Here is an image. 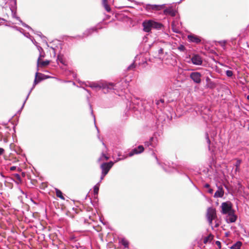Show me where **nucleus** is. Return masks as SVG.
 <instances>
[{
  "mask_svg": "<svg viewBox=\"0 0 249 249\" xmlns=\"http://www.w3.org/2000/svg\"><path fill=\"white\" fill-rule=\"evenodd\" d=\"M86 87H89L92 89H102L104 93H107L109 91L115 89V85L113 83L107 81L89 82L85 83Z\"/></svg>",
  "mask_w": 249,
  "mask_h": 249,
  "instance_id": "obj_1",
  "label": "nucleus"
},
{
  "mask_svg": "<svg viewBox=\"0 0 249 249\" xmlns=\"http://www.w3.org/2000/svg\"><path fill=\"white\" fill-rule=\"evenodd\" d=\"M144 104V102L139 101V99L137 98L136 100L132 101L131 106H133V108L135 110L138 111L141 113L143 110H147L152 112L155 107L153 100H149L147 102V106L145 107L143 106Z\"/></svg>",
  "mask_w": 249,
  "mask_h": 249,
  "instance_id": "obj_2",
  "label": "nucleus"
},
{
  "mask_svg": "<svg viewBox=\"0 0 249 249\" xmlns=\"http://www.w3.org/2000/svg\"><path fill=\"white\" fill-rule=\"evenodd\" d=\"M206 217L209 222V224L213 228V220H216L217 218L216 211L214 208L209 207L207 209L206 213Z\"/></svg>",
  "mask_w": 249,
  "mask_h": 249,
  "instance_id": "obj_3",
  "label": "nucleus"
},
{
  "mask_svg": "<svg viewBox=\"0 0 249 249\" xmlns=\"http://www.w3.org/2000/svg\"><path fill=\"white\" fill-rule=\"evenodd\" d=\"M49 77V76L45 75L42 73H40L39 72H36V74H35V77L33 85L32 88L30 90V91L26 98V100H27L28 99L31 92H32V90L35 88L36 85H37V84H38L39 83H40L42 80L47 79Z\"/></svg>",
  "mask_w": 249,
  "mask_h": 249,
  "instance_id": "obj_4",
  "label": "nucleus"
},
{
  "mask_svg": "<svg viewBox=\"0 0 249 249\" xmlns=\"http://www.w3.org/2000/svg\"><path fill=\"white\" fill-rule=\"evenodd\" d=\"M144 145L146 151L149 155L153 156L156 158L154 150L155 143L154 142V138L152 137L149 139V141L145 142H144Z\"/></svg>",
  "mask_w": 249,
  "mask_h": 249,
  "instance_id": "obj_5",
  "label": "nucleus"
},
{
  "mask_svg": "<svg viewBox=\"0 0 249 249\" xmlns=\"http://www.w3.org/2000/svg\"><path fill=\"white\" fill-rule=\"evenodd\" d=\"M143 31L149 32L152 28H156V22L152 20L144 21L142 22Z\"/></svg>",
  "mask_w": 249,
  "mask_h": 249,
  "instance_id": "obj_6",
  "label": "nucleus"
},
{
  "mask_svg": "<svg viewBox=\"0 0 249 249\" xmlns=\"http://www.w3.org/2000/svg\"><path fill=\"white\" fill-rule=\"evenodd\" d=\"M222 213L227 214L234 211L232 209V204L230 202H223L221 204Z\"/></svg>",
  "mask_w": 249,
  "mask_h": 249,
  "instance_id": "obj_7",
  "label": "nucleus"
},
{
  "mask_svg": "<svg viewBox=\"0 0 249 249\" xmlns=\"http://www.w3.org/2000/svg\"><path fill=\"white\" fill-rule=\"evenodd\" d=\"M114 162L110 161L108 162H103L101 165V168L102 169V173H103L104 175H107L109 170L113 166Z\"/></svg>",
  "mask_w": 249,
  "mask_h": 249,
  "instance_id": "obj_8",
  "label": "nucleus"
},
{
  "mask_svg": "<svg viewBox=\"0 0 249 249\" xmlns=\"http://www.w3.org/2000/svg\"><path fill=\"white\" fill-rule=\"evenodd\" d=\"M144 150V148L142 145H139L137 147L131 150L128 154V157H132L134 155H137L142 153Z\"/></svg>",
  "mask_w": 249,
  "mask_h": 249,
  "instance_id": "obj_9",
  "label": "nucleus"
},
{
  "mask_svg": "<svg viewBox=\"0 0 249 249\" xmlns=\"http://www.w3.org/2000/svg\"><path fill=\"white\" fill-rule=\"evenodd\" d=\"M191 79L196 84H200L201 83V74L199 72H193L190 75Z\"/></svg>",
  "mask_w": 249,
  "mask_h": 249,
  "instance_id": "obj_10",
  "label": "nucleus"
},
{
  "mask_svg": "<svg viewBox=\"0 0 249 249\" xmlns=\"http://www.w3.org/2000/svg\"><path fill=\"white\" fill-rule=\"evenodd\" d=\"M228 215L226 216V221L228 223H233L235 222L237 219V216L234 214V211L227 213Z\"/></svg>",
  "mask_w": 249,
  "mask_h": 249,
  "instance_id": "obj_11",
  "label": "nucleus"
},
{
  "mask_svg": "<svg viewBox=\"0 0 249 249\" xmlns=\"http://www.w3.org/2000/svg\"><path fill=\"white\" fill-rule=\"evenodd\" d=\"M191 60L194 65H201L202 63V59L200 56L198 54H195L193 56Z\"/></svg>",
  "mask_w": 249,
  "mask_h": 249,
  "instance_id": "obj_12",
  "label": "nucleus"
},
{
  "mask_svg": "<svg viewBox=\"0 0 249 249\" xmlns=\"http://www.w3.org/2000/svg\"><path fill=\"white\" fill-rule=\"evenodd\" d=\"M188 38L190 42H194L196 44H198L201 41L200 37L195 35H188Z\"/></svg>",
  "mask_w": 249,
  "mask_h": 249,
  "instance_id": "obj_13",
  "label": "nucleus"
},
{
  "mask_svg": "<svg viewBox=\"0 0 249 249\" xmlns=\"http://www.w3.org/2000/svg\"><path fill=\"white\" fill-rule=\"evenodd\" d=\"M38 62V66H41V68H44L48 66L50 63V61L46 60H42L40 61V59L38 58L37 60Z\"/></svg>",
  "mask_w": 249,
  "mask_h": 249,
  "instance_id": "obj_14",
  "label": "nucleus"
},
{
  "mask_svg": "<svg viewBox=\"0 0 249 249\" xmlns=\"http://www.w3.org/2000/svg\"><path fill=\"white\" fill-rule=\"evenodd\" d=\"M97 30L98 29L96 28H92L87 29L83 33L84 37L91 35L94 32H97Z\"/></svg>",
  "mask_w": 249,
  "mask_h": 249,
  "instance_id": "obj_15",
  "label": "nucleus"
},
{
  "mask_svg": "<svg viewBox=\"0 0 249 249\" xmlns=\"http://www.w3.org/2000/svg\"><path fill=\"white\" fill-rule=\"evenodd\" d=\"M97 30L98 29L96 28H92L87 29L83 33L84 37L91 35L94 32H97Z\"/></svg>",
  "mask_w": 249,
  "mask_h": 249,
  "instance_id": "obj_16",
  "label": "nucleus"
},
{
  "mask_svg": "<svg viewBox=\"0 0 249 249\" xmlns=\"http://www.w3.org/2000/svg\"><path fill=\"white\" fill-rule=\"evenodd\" d=\"M10 9H17V0H8Z\"/></svg>",
  "mask_w": 249,
  "mask_h": 249,
  "instance_id": "obj_17",
  "label": "nucleus"
},
{
  "mask_svg": "<svg viewBox=\"0 0 249 249\" xmlns=\"http://www.w3.org/2000/svg\"><path fill=\"white\" fill-rule=\"evenodd\" d=\"M224 195V190L222 187H219L214 194L215 197H222Z\"/></svg>",
  "mask_w": 249,
  "mask_h": 249,
  "instance_id": "obj_18",
  "label": "nucleus"
},
{
  "mask_svg": "<svg viewBox=\"0 0 249 249\" xmlns=\"http://www.w3.org/2000/svg\"><path fill=\"white\" fill-rule=\"evenodd\" d=\"M163 13L165 15H170L172 17L176 16V12L171 8L165 9L163 11Z\"/></svg>",
  "mask_w": 249,
  "mask_h": 249,
  "instance_id": "obj_19",
  "label": "nucleus"
},
{
  "mask_svg": "<svg viewBox=\"0 0 249 249\" xmlns=\"http://www.w3.org/2000/svg\"><path fill=\"white\" fill-rule=\"evenodd\" d=\"M157 30H161V32H158V36L162 34L164 32V27L161 23L157 22Z\"/></svg>",
  "mask_w": 249,
  "mask_h": 249,
  "instance_id": "obj_20",
  "label": "nucleus"
},
{
  "mask_svg": "<svg viewBox=\"0 0 249 249\" xmlns=\"http://www.w3.org/2000/svg\"><path fill=\"white\" fill-rule=\"evenodd\" d=\"M102 4L107 12H110L111 11V8L108 4L107 0H103Z\"/></svg>",
  "mask_w": 249,
  "mask_h": 249,
  "instance_id": "obj_21",
  "label": "nucleus"
},
{
  "mask_svg": "<svg viewBox=\"0 0 249 249\" xmlns=\"http://www.w3.org/2000/svg\"><path fill=\"white\" fill-rule=\"evenodd\" d=\"M213 235H212V234H210L208 236L205 237L204 238L203 243L204 244H207V243L211 242V241L213 239Z\"/></svg>",
  "mask_w": 249,
  "mask_h": 249,
  "instance_id": "obj_22",
  "label": "nucleus"
},
{
  "mask_svg": "<svg viewBox=\"0 0 249 249\" xmlns=\"http://www.w3.org/2000/svg\"><path fill=\"white\" fill-rule=\"evenodd\" d=\"M55 191L56 193V196H57V197H59L60 198L63 200L65 199V198L63 196V193L60 190H59L57 188H55Z\"/></svg>",
  "mask_w": 249,
  "mask_h": 249,
  "instance_id": "obj_23",
  "label": "nucleus"
},
{
  "mask_svg": "<svg viewBox=\"0 0 249 249\" xmlns=\"http://www.w3.org/2000/svg\"><path fill=\"white\" fill-rule=\"evenodd\" d=\"M242 245V243L240 241H237L231 247V249H240V248Z\"/></svg>",
  "mask_w": 249,
  "mask_h": 249,
  "instance_id": "obj_24",
  "label": "nucleus"
},
{
  "mask_svg": "<svg viewBox=\"0 0 249 249\" xmlns=\"http://www.w3.org/2000/svg\"><path fill=\"white\" fill-rule=\"evenodd\" d=\"M63 57V55H61V54H58L56 61L58 64L59 63H61L63 65H66L65 62L64 60Z\"/></svg>",
  "mask_w": 249,
  "mask_h": 249,
  "instance_id": "obj_25",
  "label": "nucleus"
},
{
  "mask_svg": "<svg viewBox=\"0 0 249 249\" xmlns=\"http://www.w3.org/2000/svg\"><path fill=\"white\" fill-rule=\"evenodd\" d=\"M17 9H10L12 12V17L13 18H16L19 22H21V20L20 19V18L17 16Z\"/></svg>",
  "mask_w": 249,
  "mask_h": 249,
  "instance_id": "obj_26",
  "label": "nucleus"
},
{
  "mask_svg": "<svg viewBox=\"0 0 249 249\" xmlns=\"http://www.w3.org/2000/svg\"><path fill=\"white\" fill-rule=\"evenodd\" d=\"M99 186H100V182H98L93 187V194H94V195H97L98 194L99 190Z\"/></svg>",
  "mask_w": 249,
  "mask_h": 249,
  "instance_id": "obj_27",
  "label": "nucleus"
},
{
  "mask_svg": "<svg viewBox=\"0 0 249 249\" xmlns=\"http://www.w3.org/2000/svg\"><path fill=\"white\" fill-rule=\"evenodd\" d=\"M145 9L147 11H151V10H156V4H147L145 6Z\"/></svg>",
  "mask_w": 249,
  "mask_h": 249,
  "instance_id": "obj_28",
  "label": "nucleus"
},
{
  "mask_svg": "<svg viewBox=\"0 0 249 249\" xmlns=\"http://www.w3.org/2000/svg\"><path fill=\"white\" fill-rule=\"evenodd\" d=\"M206 86L208 88L213 89L216 87V84L214 82L211 81L208 84H206Z\"/></svg>",
  "mask_w": 249,
  "mask_h": 249,
  "instance_id": "obj_29",
  "label": "nucleus"
},
{
  "mask_svg": "<svg viewBox=\"0 0 249 249\" xmlns=\"http://www.w3.org/2000/svg\"><path fill=\"white\" fill-rule=\"evenodd\" d=\"M108 159L109 157L103 152L100 157L98 158V162H99L104 160H108Z\"/></svg>",
  "mask_w": 249,
  "mask_h": 249,
  "instance_id": "obj_30",
  "label": "nucleus"
},
{
  "mask_svg": "<svg viewBox=\"0 0 249 249\" xmlns=\"http://www.w3.org/2000/svg\"><path fill=\"white\" fill-rule=\"evenodd\" d=\"M122 244L125 247V248H128L129 243L128 241L126 240L123 239L121 241Z\"/></svg>",
  "mask_w": 249,
  "mask_h": 249,
  "instance_id": "obj_31",
  "label": "nucleus"
},
{
  "mask_svg": "<svg viewBox=\"0 0 249 249\" xmlns=\"http://www.w3.org/2000/svg\"><path fill=\"white\" fill-rule=\"evenodd\" d=\"M71 39L74 38L76 39H82L84 38L83 34L82 35H77L74 36H70Z\"/></svg>",
  "mask_w": 249,
  "mask_h": 249,
  "instance_id": "obj_32",
  "label": "nucleus"
},
{
  "mask_svg": "<svg viewBox=\"0 0 249 249\" xmlns=\"http://www.w3.org/2000/svg\"><path fill=\"white\" fill-rule=\"evenodd\" d=\"M127 158V156H122V157H118L116 158V159L115 160L114 162H117L119 161L124 160Z\"/></svg>",
  "mask_w": 249,
  "mask_h": 249,
  "instance_id": "obj_33",
  "label": "nucleus"
},
{
  "mask_svg": "<svg viewBox=\"0 0 249 249\" xmlns=\"http://www.w3.org/2000/svg\"><path fill=\"white\" fill-rule=\"evenodd\" d=\"M20 22L21 23V25L23 27H25V28H27V29H29L30 30H32V31H34L33 29L30 26H29L28 25H27L25 23L23 22L22 20H21V22Z\"/></svg>",
  "mask_w": 249,
  "mask_h": 249,
  "instance_id": "obj_34",
  "label": "nucleus"
},
{
  "mask_svg": "<svg viewBox=\"0 0 249 249\" xmlns=\"http://www.w3.org/2000/svg\"><path fill=\"white\" fill-rule=\"evenodd\" d=\"M136 67V65L134 62L131 64L127 68L128 71L133 70Z\"/></svg>",
  "mask_w": 249,
  "mask_h": 249,
  "instance_id": "obj_35",
  "label": "nucleus"
},
{
  "mask_svg": "<svg viewBox=\"0 0 249 249\" xmlns=\"http://www.w3.org/2000/svg\"><path fill=\"white\" fill-rule=\"evenodd\" d=\"M226 73L227 76L231 77L233 75V72L231 71L228 70L226 71Z\"/></svg>",
  "mask_w": 249,
  "mask_h": 249,
  "instance_id": "obj_36",
  "label": "nucleus"
},
{
  "mask_svg": "<svg viewBox=\"0 0 249 249\" xmlns=\"http://www.w3.org/2000/svg\"><path fill=\"white\" fill-rule=\"evenodd\" d=\"M178 50L181 52H184L185 50V47L183 45H180L178 47Z\"/></svg>",
  "mask_w": 249,
  "mask_h": 249,
  "instance_id": "obj_37",
  "label": "nucleus"
},
{
  "mask_svg": "<svg viewBox=\"0 0 249 249\" xmlns=\"http://www.w3.org/2000/svg\"><path fill=\"white\" fill-rule=\"evenodd\" d=\"M13 28L16 29V30L18 31L21 33H23V31H24V30L22 28L18 27L16 26H13Z\"/></svg>",
  "mask_w": 249,
  "mask_h": 249,
  "instance_id": "obj_38",
  "label": "nucleus"
},
{
  "mask_svg": "<svg viewBox=\"0 0 249 249\" xmlns=\"http://www.w3.org/2000/svg\"><path fill=\"white\" fill-rule=\"evenodd\" d=\"M45 54L44 52H40L39 53V55L38 58H39L40 61L41 60H42V58H44L45 57Z\"/></svg>",
  "mask_w": 249,
  "mask_h": 249,
  "instance_id": "obj_39",
  "label": "nucleus"
},
{
  "mask_svg": "<svg viewBox=\"0 0 249 249\" xmlns=\"http://www.w3.org/2000/svg\"><path fill=\"white\" fill-rule=\"evenodd\" d=\"M164 5H157V11L160 10L161 9H163V8H164Z\"/></svg>",
  "mask_w": 249,
  "mask_h": 249,
  "instance_id": "obj_40",
  "label": "nucleus"
},
{
  "mask_svg": "<svg viewBox=\"0 0 249 249\" xmlns=\"http://www.w3.org/2000/svg\"><path fill=\"white\" fill-rule=\"evenodd\" d=\"M23 35L27 37V38H30L31 37V36L30 35V34L29 33H23Z\"/></svg>",
  "mask_w": 249,
  "mask_h": 249,
  "instance_id": "obj_41",
  "label": "nucleus"
},
{
  "mask_svg": "<svg viewBox=\"0 0 249 249\" xmlns=\"http://www.w3.org/2000/svg\"><path fill=\"white\" fill-rule=\"evenodd\" d=\"M36 46V47H37V49H38V50L39 53H40V52H44L43 48L41 47H40V46H38L37 45Z\"/></svg>",
  "mask_w": 249,
  "mask_h": 249,
  "instance_id": "obj_42",
  "label": "nucleus"
},
{
  "mask_svg": "<svg viewBox=\"0 0 249 249\" xmlns=\"http://www.w3.org/2000/svg\"><path fill=\"white\" fill-rule=\"evenodd\" d=\"M30 40L32 41V42L35 44L36 45V46L37 45V43L36 42V41L35 40V39L34 38V37L33 36H31V37L30 38Z\"/></svg>",
  "mask_w": 249,
  "mask_h": 249,
  "instance_id": "obj_43",
  "label": "nucleus"
},
{
  "mask_svg": "<svg viewBox=\"0 0 249 249\" xmlns=\"http://www.w3.org/2000/svg\"><path fill=\"white\" fill-rule=\"evenodd\" d=\"M27 100H26V99L24 100V102H23V104L22 106V107H21L20 109L18 111V112H20L21 111L22 109L24 107V105L26 103Z\"/></svg>",
  "mask_w": 249,
  "mask_h": 249,
  "instance_id": "obj_44",
  "label": "nucleus"
},
{
  "mask_svg": "<svg viewBox=\"0 0 249 249\" xmlns=\"http://www.w3.org/2000/svg\"><path fill=\"white\" fill-rule=\"evenodd\" d=\"M38 36H40L41 38H45V36H43L42 35V33L40 32H37L36 33Z\"/></svg>",
  "mask_w": 249,
  "mask_h": 249,
  "instance_id": "obj_45",
  "label": "nucleus"
},
{
  "mask_svg": "<svg viewBox=\"0 0 249 249\" xmlns=\"http://www.w3.org/2000/svg\"><path fill=\"white\" fill-rule=\"evenodd\" d=\"M106 175H104V174H103V173H102V174H101V177H100V180L99 181L100 182V183L102 181V180L104 179L105 176Z\"/></svg>",
  "mask_w": 249,
  "mask_h": 249,
  "instance_id": "obj_46",
  "label": "nucleus"
},
{
  "mask_svg": "<svg viewBox=\"0 0 249 249\" xmlns=\"http://www.w3.org/2000/svg\"><path fill=\"white\" fill-rule=\"evenodd\" d=\"M219 225H220L219 223L217 221H215L214 227L217 228L219 226Z\"/></svg>",
  "mask_w": 249,
  "mask_h": 249,
  "instance_id": "obj_47",
  "label": "nucleus"
},
{
  "mask_svg": "<svg viewBox=\"0 0 249 249\" xmlns=\"http://www.w3.org/2000/svg\"><path fill=\"white\" fill-rule=\"evenodd\" d=\"M118 157H122V156H128V155H126L124 154H122L121 152H119L117 154Z\"/></svg>",
  "mask_w": 249,
  "mask_h": 249,
  "instance_id": "obj_48",
  "label": "nucleus"
},
{
  "mask_svg": "<svg viewBox=\"0 0 249 249\" xmlns=\"http://www.w3.org/2000/svg\"><path fill=\"white\" fill-rule=\"evenodd\" d=\"M4 151L3 148L0 147V156L4 153Z\"/></svg>",
  "mask_w": 249,
  "mask_h": 249,
  "instance_id": "obj_49",
  "label": "nucleus"
},
{
  "mask_svg": "<svg viewBox=\"0 0 249 249\" xmlns=\"http://www.w3.org/2000/svg\"><path fill=\"white\" fill-rule=\"evenodd\" d=\"M206 81L207 84H208V83H209L211 81V80L209 77H207L206 78Z\"/></svg>",
  "mask_w": 249,
  "mask_h": 249,
  "instance_id": "obj_50",
  "label": "nucleus"
},
{
  "mask_svg": "<svg viewBox=\"0 0 249 249\" xmlns=\"http://www.w3.org/2000/svg\"><path fill=\"white\" fill-rule=\"evenodd\" d=\"M240 163H241V161L240 160H238L237 161V162L236 164V166L237 168L238 167V166H239L240 165Z\"/></svg>",
  "mask_w": 249,
  "mask_h": 249,
  "instance_id": "obj_51",
  "label": "nucleus"
},
{
  "mask_svg": "<svg viewBox=\"0 0 249 249\" xmlns=\"http://www.w3.org/2000/svg\"><path fill=\"white\" fill-rule=\"evenodd\" d=\"M215 243L219 248H221V243L220 241H217Z\"/></svg>",
  "mask_w": 249,
  "mask_h": 249,
  "instance_id": "obj_52",
  "label": "nucleus"
},
{
  "mask_svg": "<svg viewBox=\"0 0 249 249\" xmlns=\"http://www.w3.org/2000/svg\"><path fill=\"white\" fill-rule=\"evenodd\" d=\"M16 168L17 167L16 166H11V167H10V170L11 171H14V170H16Z\"/></svg>",
  "mask_w": 249,
  "mask_h": 249,
  "instance_id": "obj_53",
  "label": "nucleus"
},
{
  "mask_svg": "<svg viewBox=\"0 0 249 249\" xmlns=\"http://www.w3.org/2000/svg\"><path fill=\"white\" fill-rule=\"evenodd\" d=\"M39 68H41V66H38V62L37 61L36 64V72H38L39 71Z\"/></svg>",
  "mask_w": 249,
  "mask_h": 249,
  "instance_id": "obj_54",
  "label": "nucleus"
},
{
  "mask_svg": "<svg viewBox=\"0 0 249 249\" xmlns=\"http://www.w3.org/2000/svg\"><path fill=\"white\" fill-rule=\"evenodd\" d=\"M16 177H17V178L20 180V177L19 176V175L18 174H16Z\"/></svg>",
  "mask_w": 249,
  "mask_h": 249,
  "instance_id": "obj_55",
  "label": "nucleus"
},
{
  "mask_svg": "<svg viewBox=\"0 0 249 249\" xmlns=\"http://www.w3.org/2000/svg\"><path fill=\"white\" fill-rule=\"evenodd\" d=\"M51 48L52 49V50H53L54 55L55 56L56 54L55 49L52 47H51Z\"/></svg>",
  "mask_w": 249,
  "mask_h": 249,
  "instance_id": "obj_56",
  "label": "nucleus"
},
{
  "mask_svg": "<svg viewBox=\"0 0 249 249\" xmlns=\"http://www.w3.org/2000/svg\"><path fill=\"white\" fill-rule=\"evenodd\" d=\"M0 175L1 176V177L3 178H5V176L2 174V173L1 172H0Z\"/></svg>",
  "mask_w": 249,
  "mask_h": 249,
  "instance_id": "obj_57",
  "label": "nucleus"
},
{
  "mask_svg": "<svg viewBox=\"0 0 249 249\" xmlns=\"http://www.w3.org/2000/svg\"><path fill=\"white\" fill-rule=\"evenodd\" d=\"M204 186L205 188H208L210 187V185L209 184H206Z\"/></svg>",
  "mask_w": 249,
  "mask_h": 249,
  "instance_id": "obj_58",
  "label": "nucleus"
},
{
  "mask_svg": "<svg viewBox=\"0 0 249 249\" xmlns=\"http://www.w3.org/2000/svg\"><path fill=\"white\" fill-rule=\"evenodd\" d=\"M163 52V50L162 49H160L159 51V53H162Z\"/></svg>",
  "mask_w": 249,
  "mask_h": 249,
  "instance_id": "obj_59",
  "label": "nucleus"
},
{
  "mask_svg": "<svg viewBox=\"0 0 249 249\" xmlns=\"http://www.w3.org/2000/svg\"><path fill=\"white\" fill-rule=\"evenodd\" d=\"M213 190L212 189H209V192L211 194L213 193Z\"/></svg>",
  "mask_w": 249,
  "mask_h": 249,
  "instance_id": "obj_60",
  "label": "nucleus"
},
{
  "mask_svg": "<svg viewBox=\"0 0 249 249\" xmlns=\"http://www.w3.org/2000/svg\"><path fill=\"white\" fill-rule=\"evenodd\" d=\"M83 89H84V90H85L86 91H87L88 93H89L90 94V92H89V90L87 89H85V88H83Z\"/></svg>",
  "mask_w": 249,
  "mask_h": 249,
  "instance_id": "obj_61",
  "label": "nucleus"
},
{
  "mask_svg": "<svg viewBox=\"0 0 249 249\" xmlns=\"http://www.w3.org/2000/svg\"><path fill=\"white\" fill-rule=\"evenodd\" d=\"M207 140H208V142L210 144V143L211 141H210V139H209V137H208V138H207Z\"/></svg>",
  "mask_w": 249,
  "mask_h": 249,
  "instance_id": "obj_62",
  "label": "nucleus"
},
{
  "mask_svg": "<svg viewBox=\"0 0 249 249\" xmlns=\"http://www.w3.org/2000/svg\"><path fill=\"white\" fill-rule=\"evenodd\" d=\"M160 102L162 103H163L164 102V101L163 99H160Z\"/></svg>",
  "mask_w": 249,
  "mask_h": 249,
  "instance_id": "obj_63",
  "label": "nucleus"
},
{
  "mask_svg": "<svg viewBox=\"0 0 249 249\" xmlns=\"http://www.w3.org/2000/svg\"><path fill=\"white\" fill-rule=\"evenodd\" d=\"M220 43H221V44H223V45H225L226 44V41H223V42H220Z\"/></svg>",
  "mask_w": 249,
  "mask_h": 249,
  "instance_id": "obj_64",
  "label": "nucleus"
}]
</instances>
